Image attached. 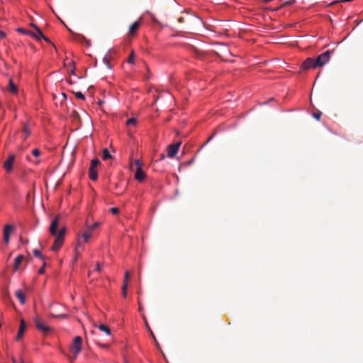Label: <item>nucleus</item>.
Masks as SVG:
<instances>
[{
	"instance_id": "f257e3e1",
	"label": "nucleus",
	"mask_w": 363,
	"mask_h": 363,
	"mask_svg": "<svg viewBox=\"0 0 363 363\" xmlns=\"http://www.w3.org/2000/svg\"><path fill=\"white\" fill-rule=\"evenodd\" d=\"M82 339L79 336H76L73 342L69 347V352H70V358L72 359H75L79 353L82 350Z\"/></svg>"
},
{
	"instance_id": "f03ea898",
	"label": "nucleus",
	"mask_w": 363,
	"mask_h": 363,
	"mask_svg": "<svg viewBox=\"0 0 363 363\" xmlns=\"http://www.w3.org/2000/svg\"><path fill=\"white\" fill-rule=\"evenodd\" d=\"M65 232L66 228L63 226L59 229L58 233L57 235H55L56 238L51 247V250L52 251H57L62 247L64 243Z\"/></svg>"
},
{
	"instance_id": "7ed1b4c3",
	"label": "nucleus",
	"mask_w": 363,
	"mask_h": 363,
	"mask_svg": "<svg viewBox=\"0 0 363 363\" xmlns=\"http://www.w3.org/2000/svg\"><path fill=\"white\" fill-rule=\"evenodd\" d=\"M133 165L135 166V179L138 182H143L146 178V174L142 169V163L139 160H135L133 162Z\"/></svg>"
},
{
	"instance_id": "20e7f679",
	"label": "nucleus",
	"mask_w": 363,
	"mask_h": 363,
	"mask_svg": "<svg viewBox=\"0 0 363 363\" xmlns=\"http://www.w3.org/2000/svg\"><path fill=\"white\" fill-rule=\"evenodd\" d=\"M91 235L92 233L89 230L82 235H78L76 247H79L81 245L88 242L90 238L91 237Z\"/></svg>"
},
{
	"instance_id": "39448f33",
	"label": "nucleus",
	"mask_w": 363,
	"mask_h": 363,
	"mask_svg": "<svg viewBox=\"0 0 363 363\" xmlns=\"http://www.w3.org/2000/svg\"><path fill=\"white\" fill-rule=\"evenodd\" d=\"M330 57V51L327 50V51L324 52L323 53L320 54L317 57V59H315L316 65H318V67L323 66L325 64H326L329 61Z\"/></svg>"
},
{
	"instance_id": "423d86ee",
	"label": "nucleus",
	"mask_w": 363,
	"mask_h": 363,
	"mask_svg": "<svg viewBox=\"0 0 363 363\" xmlns=\"http://www.w3.org/2000/svg\"><path fill=\"white\" fill-rule=\"evenodd\" d=\"M317 67L318 65H316L315 59L309 57L302 63L301 69L306 70L311 68H315Z\"/></svg>"
},
{
	"instance_id": "0eeeda50",
	"label": "nucleus",
	"mask_w": 363,
	"mask_h": 363,
	"mask_svg": "<svg viewBox=\"0 0 363 363\" xmlns=\"http://www.w3.org/2000/svg\"><path fill=\"white\" fill-rule=\"evenodd\" d=\"M59 221H60V216H56L52 221L50 228L49 231L51 235H57L58 233L57 228L59 227Z\"/></svg>"
},
{
	"instance_id": "6e6552de",
	"label": "nucleus",
	"mask_w": 363,
	"mask_h": 363,
	"mask_svg": "<svg viewBox=\"0 0 363 363\" xmlns=\"http://www.w3.org/2000/svg\"><path fill=\"white\" fill-rule=\"evenodd\" d=\"M31 26L35 29V33L31 32L30 35L32 37L35 38L37 40L44 39L46 42L50 41L49 39L43 35V33L38 26L33 24H31Z\"/></svg>"
},
{
	"instance_id": "1a4fd4ad",
	"label": "nucleus",
	"mask_w": 363,
	"mask_h": 363,
	"mask_svg": "<svg viewBox=\"0 0 363 363\" xmlns=\"http://www.w3.org/2000/svg\"><path fill=\"white\" fill-rule=\"evenodd\" d=\"M181 143H177L170 145L167 148V155L169 157H173L178 152Z\"/></svg>"
},
{
	"instance_id": "9d476101",
	"label": "nucleus",
	"mask_w": 363,
	"mask_h": 363,
	"mask_svg": "<svg viewBox=\"0 0 363 363\" xmlns=\"http://www.w3.org/2000/svg\"><path fill=\"white\" fill-rule=\"evenodd\" d=\"M27 325L23 319H21L20 320V325L18 331V334L16 335V340L17 341H19L21 340V338L23 336V334L26 330Z\"/></svg>"
},
{
	"instance_id": "9b49d317",
	"label": "nucleus",
	"mask_w": 363,
	"mask_h": 363,
	"mask_svg": "<svg viewBox=\"0 0 363 363\" xmlns=\"http://www.w3.org/2000/svg\"><path fill=\"white\" fill-rule=\"evenodd\" d=\"M13 230V227L11 225H6L4 228V240L6 243H9L10 240V235Z\"/></svg>"
},
{
	"instance_id": "f8f14e48",
	"label": "nucleus",
	"mask_w": 363,
	"mask_h": 363,
	"mask_svg": "<svg viewBox=\"0 0 363 363\" xmlns=\"http://www.w3.org/2000/svg\"><path fill=\"white\" fill-rule=\"evenodd\" d=\"M15 160V156L11 155L9 157V158L4 162V168L6 172H11L13 169V164Z\"/></svg>"
},
{
	"instance_id": "ddd939ff",
	"label": "nucleus",
	"mask_w": 363,
	"mask_h": 363,
	"mask_svg": "<svg viewBox=\"0 0 363 363\" xmlns=\"http://www.w3.org/2000/svg\"><path fill=\"white\" fill-rule=\"evenodd\" d=\"M25 257L23 255H18L16 257L13 263V270L18 271L20 269V266L22 262L24 260Z\"/></svg>"
},
{
	"instance_id": "4468645a",
	"label": "nucleus",
	"mask_w": 363,
	"mask_h": 363,
	"mask_svg": "<svg viewBox=\"0 0 363 363\" xmlns=\"http://www.w3.org/2000/svg\"><path fill=\"white\" fill-rule=\"evenodd\" d=\"M35 325H36V327L43 331V332H47L48 331V327H47L43 322H41L40 319L39 318H35Z\"/></svg>"
},
{
	"instance_id": "2eb2a0df",
	"label": "nucleus",
	"mask_w": 363,
	"mask_h": 363,
	"mask_svg": "<svg viewBox=\"0 0 363 363\" xmlns=\"http://www.w3.org/2000/svg\"><path fill=\"white\" fill-rule=\"evenodd\" d=\"M30 134V128L27 123H25L22 130V137L26 140Z\"/></svg>"
},
{
	"instance_id": "dca6fc26",
	"label": "nucleus",
	"mask_w": 363,
	"mask_h": 363,
	"mask_svg": "<svg viewBox=\"0 0 363 363\" xmlns=\"http://www.w3.org/2000/svg\"><path fill=\"white\" fill-rule=\"evenodd\" d=\"M140 26V22L139 21H135V23H133L130 26V28H129V33L130 35H133L138 29Z\"/></svg>"
},
{
	"instance_id": "f3484780",
	"label": "nucleus",
	"mask_w": 363,
	"mask_h": 363,
	"mask_svg": "<svg viewBox=\"0 0 363 363\" xmlns=\"http://www.w3.org/2000/svg\"><path fill=\"white\" fill-rule=\"evenodd\" d=\"M7 89L12 94L17 93V86L13 84L11 79H9V84Z\"/></svg>"
},
{
	"instance_id": "a211bd4d",
	"label": "nucleus",
	"mask_w": 363,
	"mask_h": 363,
	"mask_svg": "<svg viewBox=\"0 0 363 363\" xmlns=\"http://www.w3.org/2000/svg\"><path fill=\"white\" fill-rule=\"evenodd\" d=\"M16 296H17V298L19 299L20 302L22 304L25 303V302H26V296H25V295L23 294V293L21 290H18L16 292Z\"/></svg>"
},
{
	"instance_id": "6ab92c4d",
	"label": "nucleus",
	"mask_w": 363,
	"mask_h": 363,
	"mask_svg": "<svg viewBox=\"0 0 363 363\" xmlns=\"http://www.w3.org/2000/svg\"><path fill=\"white\" fill-rule=\"evenodd\" d=\"M111 58V52H108L104 57H103V62L105 63L108 68H111L109 61Z\"/></svg>"
},
{
	"instance_id": "aec40b11",
	"label": "nucleus",
	"mask_w": 363,
	"mask_h": 363,
	"mask_svg": "<svg viewBox=\"0 0 363 363\" xmlns=\"http://www.w3.org/2000/svg\"><path fill=\"white\" fill-rule=\"evenodd\" d=\"M99 329L101 331H102V332L105 333L107 335H111V330H110V328H109L108 326H106V325H100L99 326Z\"/></svg>"
},
{
	"instance_id": "412c9836",
	"label": "nucleus",
	"mask_w": 363,
	"mask_h": 363,
	"mask_svg": "<svg viewBox=\"0 0 363 363\" xmlns=\"http://www.w3.org/2000/svg\"><path fill=\"white\" fill-rule=\"evenodd\" d=\"M89 178L91 180H96L97 179V172L95 169L89 168Z\"/></svg>"
},
{
	"instance_id": "4be33fe9",
	"label": "nucleus",
	"mask_w": 363,
	"mask_h": 363,
	"mask_svg": "<svg viewBox=\"0 0 363 363\" xmlns=\"http://www.w3.org/2000/svg\"><path fill=\"white\" fill-rule=\"evenodd\" d=\"M33 253L35 257L41 259L43 262L45 261V257L42 255V253H41V252L40 250L35 249V250H34L33 251Z\"/></svg>"
},
{
	"instance_id": "5701e85b",
	"label": "nucleus",
	"mask_w": 363,
	"mask_h": 363,
	"mask_svg": "<svg viewBox=\"0 0 363 363\" xmlns=\"http://www.w3.org/2000/svg\"><path fill=\"white\" fill-rule=\"evenodd\" d=\"M111 156V154L109 152V151L108 150V149L105 148L103 150V160H106L108 158H110Z\"/></svg>"
},
{
	"instance_id": "b1692460",
	"label": "nucleus",
	"mask_w": 363,
	"mask_h": 363,
	"mask_svg": "<svg viewBox=\"0 0 363 363\" xmlns=\"http://www.w3.org/2000/svg\"><path fill=\"white\" fill-rule=\"evenodd\" d=\"M99 163H100V161L98 159H93L91 161L90 168L95 169L99 165Z\"/></svg>"
},
{
	"instance_id": "393cba45",
	"label": "nucleus",
	"mask_w": 363,
	"mask_h": 363,
	"mask_svg": "<svg viewBox=\"0 0 363 363\" xmlns=\"http://www.w3.org/2000/svg\"><path fill=\"white\" fill-rule=\"evenodd\" d=\"M80 256V253L78 251V247H75V256L72 259V263L74 264L75 262H77L79 257Z\"/></svg>"
},
{
	"instance_id": "a878e982",
	"label": "nucleus",
	"mask_w": 363,
	"mask_h": 363,
	"mask_svg": "<svg viewBox=\"0 0 363 363\" xmlns=\"http://www.w3.org/2000/svg\"><path fill=\"white\" fill-rule=\"evenodd\" d=\"M129 277H130V273L128 271H126L125 272V275H124V279H123V284H125V285H128V280H129Z\"/></svg>"
},
{
	"instance_id": "bb28decb",
	"label": "nucleus",
	"mask_w": 363,
	"mask_h": 363,
	"mask_svg": "<svg viewBox=\"0 0 363 363\" xmlns=\"http://www.w3.org/2000/svg\"><path fill=\"white\" fill-rule=\"evenodd\" d=\"M135 124H136V119L134 118H129L126 121V125H128V126L135 125Z\"/></svg>"
},
{
	"instance_id": "cd10ccee",
	"label": "nucleus",
	"mask_w": 363,
	"mask_h": 363,
	"mask_svg": "<svg viewBox=\"0 0 363 363\" xmlns=\"http://www.w3.org/2000/svg\"><path fill=\"white\" fill-rule=\"evenodd\" d=\"M128 285H125V284H123V286H122V294L123 296V297H126L127 296V289H128Z\"/></svg>"
},
{
	"instance_id": "c85d7f7f",
	"label": "nucleus",
	"mask_w": 363,
	"mask_h": 363,
	"mask_svg": "<svg viewBox=\"0 0 363 363\" xmlns=\"http://www.w3.org/2000/svg\"><path fill=\"white\" fill-rule=\"evenodd\" d=\"M100 225V223L99 222H96L94 223V224H92L89 228V230H91V232L92 233V231L96 228L97 227H99Z\"/></svg>"
},
{
	"instance_id": "c756f323",
	"label": "nucleus",
	"mask_w": 363,
	"mask_h": 363,
	"mask_svg": "<svg viewBox=\"0 0 363 363\" xmlns=\"http://www.w3.org/2000/svg\"><path fill=\"white\" fill-rule=\"evenodd\" d=\"M32 155L34 157H38L40 155V152L38 149L36 148V149L33 150Z\"/></svg>"
},
{
	"instance_id": "7c9ffc66",
	"label": "nucleus",
	"mask_w": 363,
	"mask_h": 363,
	"mask_svg": "<svg viewBox=\"0 0 363 363\" xmlns=\"http://www.w3.org/2000/svg\"><path fill=\"white\" fill-rule=\"evenodd\" d=\"M46 265L45 261L43 262V266L38 269V274H43L45 272V267Z\"/></svg>"
},
{
	"instance_id": "2f4dec72",
	"label": "nucleus",
	"mask_w": 363,
	"mask_h": 363,
	"mask_svg": "<svg viewBox=\"0 0 363 363\" xmlns=\"http://www.w3.org/2000/svg\"><path fill=\"white\" fill-rule=\"evenodd\" d=\"M75 96L77 98V99H84V94L80 92V91H78V92H76L75 93Z\"/></svg>"
},
{
	"instance_id": "473e14b6",
	"label": "nucleus",
	"mask_w": 363,
	"mask_h": 363,
	"mask_svg": "<svg viewBox=\"0 0 363 363\" xmlns=\"http://www.w3.org/2000/svg\"><path fill=\"white\" fill-rule=\"evenodd\" d=\"M18 31L21 33L27 34V35H30V34H31V31H28V30H25L23 28H18Z\"/></svg>"
},
{
	"instance_id": "72a5a7b5",
	"label": "nucleus",
	"mask_w": 363,
	"mask_h": 363,
	"mask_svg": "<svg viewBox=\"0 0 363 363\" xmlns=\"http://www.w3.org/2000/svg\"><path fill=\"white\" fill-rule=\"evenodd\" d=\"M110 211L113 214H117L119 212L118 208L116 207L111 208Z\"/></svg>"
},
{
	"instance_id": "f704fd0d",
	"label": "nucleus",
	"mask_w": 363,
	"mask_h": 363,
	"mask_svg": "<svg viewBox=\"0 0 363 363\" xmlns=\"http://www.w3.org/2000/svg\"><path fill=\"white\" fill-rule=\"evenodd\" d=\"M133 61H134V55H133V54L132 53V54L130 55V57H129V58H128V62L129 63H133Z\"/></svg>"
},
{
	"instance_id": "c9c22d12",
	"label": "nucleus",
	"mask_w": 363,
	"mask_h": 363,
	"mask_svg": "<svg viewBox=\"0 0 363 363\" xmlns=\"http://www.w3.org/2000/svg\"><path fill=\"white\" fill-rule=\"evenodd\" d=\"M321 113H315L313 116L315 119L319 120L320 118Z\"/></svg>"
},
{
	"instance_id": "e433bc0d",
	"label": "nucleus",
	"mask_w": 363,
	"mask_h": 363,
	"mask_svg": "<svg viewBox=\"0 0 363 363\" xmlns=\"http://www.w3.org/2000/svg\"><path fill=\"white\" fill-rule=\"evenodd\" d=\"M5 36H6V34L3 31L0 30V40L4 38Z\"/></svg>"
},
{
	"instance_id": "4c0bfd02",
	"label": "nucleus",
	"mask_w": 363,
	"mask_h": 363,
	"mask_svg": "<svg viewBox=\"0 0 363 363\" xmlns=\"http://www.w3.org/2000/svg\"><path fill=\"white\" fill-rule=\"evenodd\" d=\"M96 270L100 271L101 270V265L100 264H97L96 266Z\"/></svg>"
},
{
	"instance_id": "58836bf2",
	"label": "nucleus",
	"mask_w": 363,
	"mask_h": 363,
	"mask_svg": "<svg viewBox=\"0 0 363 363\" xmlns=\"http://www.w3.org/2000/svg\"><path fill=\"white\" fill-rule=\"evenodd\" d=\"M39 162H40V161L38 160H36L33 161V163H35L36 164H39Z\"/></svg>"
},
{
	"instance_id": "ea45409f",
	"label": "nucleus",
	"mask_w": 363,
	"mask_h": 363,
	"mask_svg": "<svg viewBox=\"0 0 363 363\" xmlns=\"http://www.w3.org/2000/svg\"><path fill=\"white\" fill-rule=\"evenodd\" d=\"M13 362L16 363V360L14 359H13Z\"/></svg>"
},
{
	"instance_id": "a19ab883",
	"label": "nucleus",
	"mask_w": 363,
	"mask_h": 363,
	"mask_svg": "<svg viewBox=\"0 0 363 363\" xmlns=\"http://www.w3.org/2000/svg\"><path fill=\"white\" fill-rule=\"evenodd\" d=\"M21 363H23V362H21Z\"/></svg>"
}]
</instances>
